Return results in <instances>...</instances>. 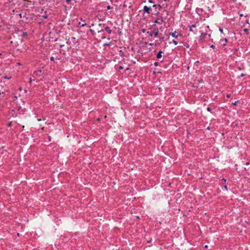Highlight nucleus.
I'll list each match as a JSON object with an SVG mask.
<instances>
[{"label": "nucleus", "instance_id": "9d476101", "mask_svg": "<svg viewBox=\"0 0 250 250\" xmlns=\"http://www.w3.org/2000/svg\"><path fill=\"white\" fill-rule=\"evenodd\" d=\"M42 73V72L41 70H38L34 71V74H36L37 76H40Z\"/></svg>", "mask_w": 250, "mask_h": 250}, {"label": "nucleus", "instance_id": "6e6552de", "mask_svg": "<svg viewBox=\"0 0 250 250\" xmlns=\"http://www.w3.org/2000/svg\"><path fill=\"white\" fill-rule=\"evenodd\" d=\"M165 19H166V18L164 19V18H163V17H161L160 19H156L154 23H160V22H164Z\"/></svg>", "mask_w": 250, "mask_h": 250}, {"label": "nucleus", "instance_id": "20e7f679", "mask_svg": "<svg viewBox=\"0 0 250 250\" xmlns=\"http://www.w3.org/2000/svg\"><path fill=\"white\" fill-rule=\"evenodd\" d=\"M188 27L190 32H192L194 34H196L197 33V29L196 28V24H192L190 26H188Z\"/></svg>", "mask_w": 250, "mask_h": 250}, {"label": "nucleus", "instance_id": "3c124183", "mask_svg": "<svg viewBox=\"0 0 250 250\" xmlns=\"http://www.w3.org/2000/svg\"><path fill=\"white\" fill-rule=\"evenodd\" d=\"M4 78H5V79H8V78H7V77H5Z\"/></svg>", "mask_w": 250, "mask_h": 250}, {"label": "nucleus", "instance_id": "a211bd4d", "mask_svg": "<svg viewBox=\"0 0 250 250\" xmlns=\"http://www.w3.org/2000/svg\"><path fill=\"white\" fill-rule=\"evenodd\" d=\"M244 31L246 33V34H248V29L247 28H245L244 29Z\"/></svg>", "mask_w": 250, "mask_h": 250}, {"label": "nucleus", "instance_id": "a878e982", "mask_svg": "<svg viewBox=\"0 0 250 250\" xmlns=\"http://www.w3.org/2000/svg\"><path fill=\"white\" fill-rule=\"evenodd\" d=\"M71 0H65V1L67 3H69Z\"/></svg>", "mask_w": 250, "mask_h": 250}, {"label": "nucleus", "instance_id": "603ef678", "mask_svg": "<svg viewBox=\"0 0 250 250\" xmlns=\"http://www.w3.org/2000/svg\"><path fill=\"white\" fill-rule=\"evenodd\" d=\"M164 0L166 1H167V0Z\"/></svg>", "mask_w": 250, "mask_h": 250}, {"label": "nucleus", "instance_id": "39448f33", "mask_svg": "<svg viewBox=\"0 0 250 250\" xmlns=\"http://www.w3.org/2000/svg\"><path fill=\"white\" fill-rule=\"evenodd\" d=\"M163 53H164V52L162 50L159 51L156 56V59L158 60H160V59L162 58V54H163Z\"/></svg>", "mask_w": 250, "mask_h": 250}, {"label": "nucleus", "instance_id": "c03bdc74", "mask_svg": "<svg viewBox=\"0 0 250 250\" xmlns=\"http://www.w3.org/2000/svg\"><path fill=\"white\" fill-rule=\"evenodd\" d=\"M15 99H17V97L16 96H14Z\"/></svg>", "mask_w": 250, "mask_h": 250}, {"label": "nucleus", "instance_id": "5701e85b", "mask_svg": "<svg viewBox=\"0 0 250 250\" xmlns=\"http://www.w3.org/2000/svg\"><path fill=\"white\" fill-rule=\"evenodd\" d=\"M224 188L227 191L228 190V187L226 185L224 186Z\"/></svg>", "mask_w": 250, "mask_h": 250}, {"label": "nucleus", "instance_id": "2f4dec72", "mask_svg": "<svg viewBox=\"0 0 250 250\" xmlns=\"http://www.w3.org/2000/svg\"><path fill=\"white\" fill-rule=\"evenodd\" d=\"M226 96H227V98H229L230 97V94H227Z\"/></svg>", "mask_w": 250, "mask_h": 250}, {"label": "nucleus", "instance_id": "72a5a7b5", "mask_svg": "<svg viewBox=\"0 0 250 250\" xmlns=\"http://www.w3.org/2000/svg\"><path fill=\"white\" fill-rule=\"evenodd\" d=\"M110 8H111L110 6L108 5V6H107V10H109V9H110Z\"/></svg>", "mask_w": 250, "mask_h": 250}, {"label": "nucleus", "instance_id": "f704fd0d", "mask_svg": "<svg viewBox=\"0 0 250 250\" xmlns=\"http://www.w3.org/2000/svg\"><path fill=\"white\" fill-rule=\"evenodd\" d=\"M245 75L244 74L242 73V74H241V77H244Z\"/></svg>", "mask_w": 250, "mask_h": 250}, {"label": "nucleus", "instance_id": "8fccbe9b", "mask_svg": "<svg viewBox=\"0 0 250 250\" xmlns=\"http://www.w3.org/2000/svg\"><path fill=\"white\" fill-rule=\"evenodd\" d=\"M72 39H73V40H75V38H74V37H73Z\"/></svg>", "mask_w": 250, "mask_h": 250}, {"label": "nucleus", "instance_id": "7ed1b4c3", "mask_svg": "<svg viewBox=\"0 0 250 250\" xmlns=\"http://www.w3.org/2000/svg\"><path fill=\"white\" fill-rule=\"evenodd\" d=\"M143 10L148 14H151L152 9L151 6L145 5L144 6Z\"/></svg>", "mask_w": 250, "mask_h": 250}, {"label": "nucleus", "instance_id": "b1692460", "mask_svg": "<svg viewBox=\"0 0 250 250\" xmlns=\"http://www.w3.org/2000/svg\"><path fill=\"white\" fill-rule=\"evenodd\" d=\"M158 64H159L158 62H154V65L155 66H158Z\"/></svg>", "mask_w": 250, "mask_h": 250}, {"label": "nucleus", "instance_id": "2eb2a0df", "mask_svg": "<svg viewBox=\"0 0 250 250\" xmlns=\"http://www.w3.org/2000/svg\"><path fill=\"white\" fill-rule=\"evenodd\" d=\"M146 33L150 36V37H152L153 36V33L152 32H149V31H147L146 32Z\"/></svg>", "mask_w": 250, "mask_h": 250}, {"label": "nucleus", "instance_id": "c756f323", "mask_svg": "<svg viewBox=\"0 0 250 250\" xmlns=\"http://www.w3.org/2000/svg\"><path fill=\"white\" fill-rule=\"evenodd\" d=\"M207 109V111H208L209 112H210L211 111V108L209 107H208Z\"/></svg>", "mask_w": 250, "mask_h": 250}, {"label": "nucleus", "instance_id": "09e8293b", "mask_svg": "<svg viewBox=\"0 0 250 250\" xmlns=\"http://www.w3.org/2000/svg\"><path fill=\"white\" fill-rule=\"evenodd\" d=\"M233 1L234 2H235V1H236V0H233Z\"/></svg>", "mask_w": 250, "mask_h": 250}, {"label": "nucleus", "instance_id": "aec40b11", "mask_svg": "<svg viewBox=\"0 0 250 250\" xmlns=\"http://www.w3.org/2000/svg\"><path fill=\"white\" fill-rule=\"evenodd\" d=\"M219 30L221 33H223V30L222 28L220 27Z\"/></svg>", "mask_w": 250, "mask_h": 250}, {"label": "nucleus", "instance_id": "a18cd8bd", "mask_svg": "<svg viewBox=\"0 0 250 250\" xmlns=\"http://www.w3.org/2000/svg\"><path fill=\"white\" fill-rule=\"evenodd\" d=\"M238 69H239V70H241V67H239L238 68Z\"/></svg>", "mask_w": 250, "mask_h": 250}, {"label": "nucleus", "instance_id": "4468645a", "mask_svg": "<svg viewBox=\"0 0 250 250\" xmlns=\"http://www.w3.org/2000/svg\"><path fill=\"white\" fill-rule=\"evenodd\" d=\"M161 43V42L160 41H158L157 40L155 41L154 44L155 46L159 45Z\"/></svg>", "mask_w": 250, "mask_h": 250}, {"label": "nucleus", "instance_id": "e433bc0d", "mask_svg": "<svg viewBox=\"0 0 250 250\" xmlns=\"http://www.w3.org/2000/svg\"><path fill=\"white\" fill-rule=\"evenodd\" d=\"M154 43H149V45H150V46H152V45H154Z\"/></svg>", "mask_w": 250, "mask_h": 250}, {"label": "nucleus", "instance_id": "58836bf2", "mask_svg": "<svg viewBox=\"0 0 250 250\" xmlns=\"http://www.w3.org/2000/svg\"><path fill=\"white\" fill-rule=\"evenodd\" d=\"M48 139H49V141H51V137L50 136H49L48 137Z\"/></svg>", "mask_w": 250, "mask_h": 250}, {"label": "nucleus", "instance_id": "1a4fd4ad", "mask_svg": "<svg viewBox=\"0 0 250 250\" xmlns=\"http://www.w3.org/2000/svg\"><path fill=\"white\" fill-rule=\"evenodd\" d=\"M220 42H221V44L223 46H225L226 44V43H227V42H228V40H227V39L225 38L224 39L221 40Z\"/></svg>", "mask_w": 250, "mask_h": 250}, {"label": "nucleus", "instance_id": "f3484780", "mask_svg": "<svg viewBox=\"0 0 250 250\" xmlns=\"http://www.w3.org/2000/svg\"><path fill=\"white\" fill-rule=\"evenodd\" d=\"M172 42L175 45H176L178 44V42L177 41H176L175 40H173Z\"/></svg>", "mask_w": 250, "mask_h": 250}, {"label": "nucleus", "instance_id": "c9c22d12", "mask_svg": "<svg viewBox=\"0 0 250 250\" xmlns=\"http://www.w3.org/2000/svg\"><path fill=\"white\" fill-rule=\"evenodd\" d=\"M222 180H223V181H224L225 182H226V181H227V180H226V179H225V178H223V179H222Z\"/></svg>", "mask_w": 250, "mask_h": 250}, {"label": "nucleus", "instance_id": "412c9836", "mask_svg": "<svg viewBox=\"0 0 250 250\" xmlns=\"http://www.w3.org/2000/svg\"><path fill=\"white\" fill-rule=\"evenodd\" d=\"M90 32L92 33V34L93 35H94L95 34V32H94V30H93L92 29H90Z\"/></svg>", "mask_w": 250, "mask_h": 250}, {"label": "nucleus", "instance_id": "37998d69", "mask_svg": "<svg viewBox=\"0 0 250 250\" xmlns=\"http://www.w3.org/2000/svg\"><path fill=\"white\" fill-rule=\"evenodd\" d=\"M19 16H20V17L21 18V14H20L19 15Z\"/></svg>", "mask_w": 250, "mask_h": 250}, {"label": "nucleus", "instance_id": "ea45409f", "mask_svg": "<svg viewBox=\"0 0 250 250\" xmlns=\"http://www.w3.org/2000/svg\"><path fill=\"white\" fill-rule=\"evenodd\" d=\"M207 36H208V37L209 38H210V36H211V35H210V34H208V35H207Z\"/></svg>", "mask_w": 250, "mask_h": 250}, {"label": "nucleus", "instance_id": "dca6fc26", "mask_svg": "<svg viewBox=\"0 0 250 250\" xmlns=\"http://www.w3.org/2000/svg\"><path fill=\"white\" fill-rule=\"evenodd\" d=\"M159 38H160L159 41L162 43L164 41V37L162 36V37H160Z\"/></svg>", "mask_w": 250, "mask_h": 250}, {"label": "nucleus", "instance_id": "4c0bfd02", "mask_svg": "<svg viewBox=\"0 0 250 250\" xmlns=\"http://www.w3.org/2000/svg\"><path fill=\"white\" fill-rule=\"evenodd\" d=\"M119 69H123V67L122 66H120V67H119Z\"/></svg>", "mask_w": 250, "mask_h": 250}, {"label": "nucleus", "instance_id": "f8f14e48", "mask_svg": "<svg viewBox=\"0 0 250 250\" xmlns=\"http://www.w3.org/2000/svg\"><path fill=\"white\" fill-rule=\"evenodd\" d=\"M21 33H22V34L21 35V37H25L27 36V32L21 31Z\"/></svg>", "mask_w": 250, "mask_h": 250}, {"label": "nucleus", "instance_id": "ddd939ff", "mask_svg": "<svg viewBox=\"0 0 250 250\" xmlns=\"http://www.w3.org/2000/svg\"><path fill=\"white\" fill-rule=\"evenodd\" d=\"M99 34V36H101V38L102 39H105L106 38V36L104 35V34L103 33H100Z\"/></svg>", "mask_w": 250, "mask_h": 250}, {"label": "nucleus", "instance_id": "7c9ffc66", "mask_svg": "<svg viewBox=\"0 0 250 250\" xmlns=\"http://www.w3.org/2000/svg\"><path fill=\"white\" fill-rule=\"evenodd\" d=\"M148 2L150 3H154V2L152 0H148Z\"/></svg>", "mask_w": 250, "mask_h": 250}, {"label": "nucleus", "instance_id": "79ce46f5", "mask_svg": "<svg viewBox=\"0 0 250 250\" xmlns=\"http://www.w3.org/2000/svg\"><path fill=\"white\" fill-rule=\"evenodd\" d=\"M63 46H64V45H60V47H62Z\"/></svg>", "mask_w": 250, "mask_h": 250}, {"label": "nucleus", "instance_id": "6ab92c4d", "mask_svg": "<svg viewBox=\"0 0 250 250\" xmlns=\"http://www.w3.org/2000/svg\"><path fill=\"white\" fill-rule=\"evenodd\" d=\"M239 102V101H235L234 103H232V104L234 105H236Z\"/></svg>", "mask_w": 250, "mask_h": 250}, {"label": "nucleus", "instance_id": "4be33fe9", "mask_svg": "<svg viewBox=\"0 0 250 250\" xmlns=\"http://www.w3.org/2000/svg\"><path fill=\"white\" fill-rule=\"evenodd\" d=\"M35 81L34 79L30 78L29 83L31 84L32 81Z\"/></svg>", "mask_w": 250, "mask_h": 250}, {"label": "nucleus", "instance_id": "cd10ccee", "mask_svg": "<svg viewBox=\"0 0 250 250\" xmlns=\"http://www.w3.org/2000/svg\"><path fill=\"white\" fill-rule=\"evenodd\" d=\"M152 7H154V8H156L157 7V5H156V4H153V5H152Z\"/></svg>", "mask_w": 250, "mask_h": 250}, {"label": "nucleus", "instance_id": "0eeeda50", "mask_svg": "<svg viewBox=\"0 0 250 250\" xmlns=\"http://www.w3.org/2000/svg\"><path fill=\"white\" fill-rule=\"evenodd\" d=\"M159 29L157 27L153 28L152 33L153 35H154L155 37H157L159 35Z\"/></svg>", "mask_w": 250, "mask_h": 250}, {"label": "nucleus", "instance_id": "f257e3e1", "mask_svg": "<svg viewBox=\"0 0 250 250\" xmlns=\"http://www.w3.org/2000/svg\"><path fill=\"white\" fill-rule=\"evenodd\" d=\"M104 31H106L109 34H110L112 32V30L110 29V28L108 26H105L104 28V29L98 30V33H102L104 32Z\"/></svg>", "mask_w": 250, "mask_h": 250}, {"label": "nucleus", "instance_id": "473e14b6", "mask_svg": "<svg viewBox=\"0 0 250 250\" xmlns=\"http://www.w3.org/2000/svg\"><path fill=\"white\" fill-rule=\"evenodd\" d=\"M157 7H159V10L161 8V5H160V4H158V5H157Z\"/></svg>", "mask_w": 250, "mask_h": 250}, {"label": "nucleus", "instance_id": "c85d7f7f", "mask_svg": "<svg viewBox=\"0 0 250 250\" xmlns=\"http://www.w3.org/2000/svg\"><path fill=\"white\" fill-rule=\"evenodd\" d=\"M50 60H51V61H53L54 60V57H51L50 58Z\"/></svg>", "mask_w": 250, "mask_h": 250}, {"label": "nucleus", "instance_id": "393cba45", "mask_svg": "<svg viewBox=\"0 0 250 250\" xmlns=\"http://www.w3.org/2000/svg\"><path fill=\"white\" fill-rule=\"evenodd\" d=\"M210 47L211 48H213V49H215V46L214 45H213V44L210 45Z\"/></svg>", "mask_w": 250, "mask_h": 250}, {"label": "nucleus", "instance_id": "f03ea898", "mask_svg": "<svg viewBox=\"0 0 250 250\" xmlns=\"http://www.w3.org/2000/svg\"><path fill=\"white\" fill-rule=\"evenodd\" d=\"M169 35L171 36L173 38H174L177 39L179 37H181L182 36L181 33H177L176 31L173 32H170L169 33Z\"/></svg>", "mask_w": 250, "mask_h": 250}, {"label": "nucleus", "instance_id": "a19ab883", "mask_svg": "<svg viewBox=\"0 0 250 250\" xmlns=\"http://www.w3.org/2000/svg\"><path fill=\"white\" fill-rule=\"evenodd\" d=\"M208 247V245H206V246H205V248H207Z\"/></svg>", "mask_w": 250, "mask_h": 250}, {"label": "nucleus", "instance_id": "de8ad7c7", "mask_svg": "<svg viewBox=\"0 0 250 250\" xmlns=\"http://www.w3.org/2000/svg\"><path fill=\"white\" fill-rule=\"evenodd\" d=\"M187 47L188 48L189 47V45H187Z\"/></svg>", "mask_w": 250, "mask_h": 250}, {"label": "nucleus", "instance_id": "423d86ee", "mask_svg": "<svg viewBox=\"0 0 250 250\" xmlns=\"http://www.w3.org/2000/svg\"><path fill=\"white\" fill-rule=\"evenodd\" d=\"M207 35H208V34H207L206 33H203V32L201 33V35L199 37L200 41H204L205 39V38H206V37L207 36Z\"/></svg>", "mask_w": 250, "mask_h": 250}, {"label": "nucleus", "instance_id": "bb28decb", "mask_svg": "<svg viewBox=\"0 0 250 250\" xmlns=\"http://www.w3.org/2000/svg\"><path fill=\"white\" fill-rule=\"evenodd\" d=\"M141 31H142V32L143 33H145V32H146V29H142L141 30Z\"/></svg>", "mask_w": 250, "mask_h": 250}, {"label": "nucleus", "instance_id": "49530a36", "mask_svg": "<svg viewBox=\"0 0 250 250\" xmlns=\"http://www.w3.org/2000/svg\"><path fill=\"white\" fill-rule=\"evenodd\" d=\"M147 242H148V243H150V242H151V240L148 241Z\"/></svg>", "mask_w": 250, "mask_h": 250}, {"label": "nucleus", "instance_id": "9b49d317", "mask_svg": "<svg viewBox=\"0 0 250 250\" xmlns=\"http://www.w3.org/2000/svg\"><path fill=\"white\" fill-rule=\"evenodd\" d=\"M41 17H42V18L43 19H46L48 18V16L46 13V11L44 12V13L43 14H42Z\"/></svg>", "mask_w": 250, "mask_h": 250}]
</instances>
